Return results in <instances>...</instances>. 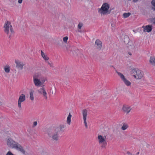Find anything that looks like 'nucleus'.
Here are the masks:
<instances>
[{
  "label": "nucleus",
  "mask_w": 155,
  "mask_h": 155,
  "mask_svg": "<svg viewBox=\"0 0 155 155\" xmlns=\"http://www.w3.org/2000/svg\"><path fill=\"white\" fill-rule=\"evenodd\" d=\"M46 81H47L46 78L39 72L35 73L33 75V81L35 85L37 87H41L37 90L38 93L42 95L45 100H47V93L44 85Z\"/></svg>",
  "instance_id": "obj_1"
},
{
  "label": "nucleus",
  "mask_w": 155,
  "mask_h": 155,
  "mask_svg": "<svg viewBox=\"0 0 155 155\" xmlns=\"http://www.w3.org/2000/svg\"><path fill=\"white\" fill-rule=\"evenodd\" d=\"M46 132L48 137L51 140L55 142L58 140L60 133L58 128L54 127H50L47 128Z\"/></svg>",
  "instance_id": "obj_2"
},
{
  "label": "nucleus",
  "mask_w": 155,
  "mask_h": 155,
  "mask_svg": "<svg viewBox=\"0 0 155 155\" xmlns=\"http://www.w3.org/2000/svg\"><path fill=\"white\" fill-rule=\"evenodd\" d=\"M110 5L107 3H104L101 7L98 8V12L101 14V16L107 15L110 13L111 10H109Z\"/></svg>",
  "instance_id": "obj_3"
},
{
  "label": "nucleus",
  "mask_w": 155,
  "mask_h": 155,
  "mask_svg": "<svg viewBox=\"0 0 155 155\" xmlns=\"http://www.w3.org/2000/svg\"><path fill=\"white\" fill-rule=\"evenodd\" d=\"M3 28L5 32L7 35H9V38H10L11 35L13 34L14 33L11 22L8 21H5L4 24Z\"/></svg>",
  "instance_id": "obj_4"
},
{
  "label": "nucleus",
  "mask_w": 155,
  "mask_h": 155,
  "mask_svg": "<svg viewBox=\"0 0 155 155\" xmlns=\"http://www.w3.org/2000/svg\"><path fill=\"white\" fill-rule=\"evenodd\" d=\"M130 74L137 80L141 79L143 77V74L140 70L133 69L130 71Z\"/></svg>",
  "instance_id": "obj_5"
},
{
  "label": "nucleus",
  "mask_w": 155,
  "mask_h": 155,
  "mask_svg": "<svg viewBox=\"0 0 155 155\" xmlns=\"http://www.w3.org/2000/svg\"><path fill=\"white\" fill-rule=\"evenodd\" d=\"M7 144L8 146L12 148L19 149L18 143L14 141L11 138H8L7 140Z\"/></svg>",
  "instance_id": "obj_6"
},
{
  "label": "nucleus",
  "mask_w": 155,
  "mask_h": 155,
  "mask_svg": "<svg viewBox=\"0 0 155 155\" xmlns=\"http://www.w3.org/2000/svg\"><path fill=\"white\" fill-rule=\"evenodd\" d=\"M116 72L120 77L122 81L126 86H130V82L125 78L124 75L122 73L117 71V70L116 71Z\"/></svg>",
  "instance_id": "obj_7"
},
{
  "label": "nucleus",
  "mask_w": 155,
  "mask_h": 155,
  "mask_svg": "<svg viewBox=\"0 0 155 155\" xmlns=\"http://www.w3.org/2000/svg\"><path fill=\"white\" fill-rule=\"evenodd\" d=\"M98 142L100 144H102L101 147L103 148H105L107 145V143L104 137L101 135H98Z\"/></svg>",
  "instance_id": "obj_8"
},
{
  "label": "nucleus",
  "mask_w": 155,
  "mask_h": 155,
  "mask_svg": "<svg viewBox=\"0 0 155 155\" xmlns=\"http://www.w3.org/2000/svg\"><path fill=\"white\" fill-rule=\"evenodd\" d=\"M131 109L130 106L125 104L123 105L122 108V110L124 113H126V114H127L130 112Z\"/></svg>",
  "instance_id": "obj_9"
},
{
  "label": "nucleus",
  "mask_w": 155,
  "mask_h": 155,
  "mask_svg": "<svg viewBox=\"0 0 155 155\" xmlns=\"http://www.w3.org/2000/svg\"><path fill=\"white\" fill-rule=\"evenodd\" d=\"M82 116L85 127L87 128V125L86 121L87 117V111L86 109H84L82 111Z\"/></svg>",
  "instance_id": "obj_10"
},
{
  "label": "nucleus",
  "mask_w": 155,
  "mask_h": 155,
  "mask_svg": "<svg viewBox=\"0 0 155 155\" xmlns=\"http://www.w3.org/2000/svg\"><path fill=\"white\" fill-rule=\"evenodd\" d=\"M102 43L99 39H97L94 43V46L98 50H100L102 48Z\"/></svg>",
  "instance_id": "obj_11"
},
{
  "label": "nucleus",
  "mask_w": 155,
  "mask_h": 155,
  "mask_svg": "<svg viewBox=\"0 0 155 155\" xmlns=\"http://www.w3.org/2000/svg\"><path fill=\"white\" fill-rule=\"evenodd\" d=\"M142 28H143V31L145 32L146 31L148 32H150L152 30V26L151 25H147L146 26H143Z\"/></svg>",
  "instance_id": "obj_12"
},
{
  "label": "nucleus",
  "mask_w": 155,
  "mask_h": 155,
  "mask_svg": "<svg viewBox=\"0 0 155 155\" xmlns=\"http://www.w3.org/2000/svg\"><path fill=\"white\" fill-rule=\"evenodd\" d=\"M127 47L131 51H134L135 49L134 45L131 43H130L129 44H128V45Z\"/></svg>",
  "instance_id": "obj_13"
},
{
  "label": "nucleus",
  "mask_w": 155,
  "mask_h": 155,
  "mask_svg": "<svg viewBox=\"0 0 155 155\" xmlns=\"http://www.w3.org/2000/svg\"><path fill=\"white\" fill-rule=\"evenodd\" d=\"M149 62L152 65L155 66V57H150V58Z\"/></svg>",
  "instance_id": "obj_14"
},
{
  "label": "nucleus",
  "mask_w": 155,
  "mask_h": 155,
  "mask_svg": "<svg viewBox=\"0 0 155 155\" xmlns=\"http://www.w3.org/2000/svg\"><path fill=\"white\" fill-rule=\"evenodd\" d=\"M34 93V91L32 89H31L29 91V98L30 99L33 101L34 100V97L33 96V94Z\"/></svg>",
  "instance_id": "obj_15"
},
{
  "label": "nucleus",
  "mask_w": 155,
  "mask_h": 155,
  "mask_svg": "<svg viewBox=\"0 0 155 155\" xmlns=\"http://www.w3.org/2000/svg\"><path fill=\"white\" fill-rule=\"evenodd\" d=\"M20 152L21 153V154L20 155H27V153L25 150L23 148L20 146Z\"/></svg>",
  "instance_id": "obj_16"
},
{
  "label": "nucleus",
  "mask_w": 155,
  "mask_h": 155,
  "mask_svg": "<svg viewBox=\"0 0 155 155\" xmlns=\"http://www.w3.org/2000/svg\"><path fill=\"white\" fill-rule=\"evenodd\" d=\"M41 53L42 57L45 61H47L49 59V57L45 55V54L42 51H41Z\"/></svg>",
  "instance_id": "obj_17"
},
{
  "label": "nucleus",
  "mask_w": 155,
  "mask_h": 155,
  "mask_svg": "<svg viewBox=\"0 0 155 155\" xmlns=\"http://www.w3.org/2000/svg\"><path fill=\"white\" fill-rule=\"evenodd\" d=\"M10 67L8 64H6L4 67V71L6 73H8L10 72Z\"/></svg>",
  "instance_id": "obj_18"
},
{
  "label": "nucleus",
  "mask_w": 155,
  "mask_h": 155,
  "mask_svg": "<svg viewBox=\"0 0 155 155\" xmlns=\"http://www.w3.org/2000/svg\"><path fill=\"white\" fill-rule=\"evenodd\" d=\"M128 124L126 123H123V125L121 128V129L123 130H126L128 127Z\"/></svg>",
  "instance_id": "obj_19"
},
{
  "label": "nucleus",
  "mask_w": 155,
  "mask_h": 155,
  "mask_svg": "<svg viewBox=\"0 0 155 155\" xmlns=\"http://www.w3.org/2000/svg\"><path fill=\"white\" fill-rule=\"evenodd\" d=\"M130 41L127 35H125L124 37V41L126 44H128Z\"/></svg>",
  "instance_id": "obj_20"
},
{
  "label": "nucleus",
  "mask_w": 155,
  "mask_h": 155,
  "mask_svg": "<svg viewBox=\"0 0 155 155\" xmlns=\"http://www.w3.org/2000/svg\"><path fill=\"white\" fill-rule=\"evenodd\" d=\"M15 62L16 64L15 66V71H16V69L18 70L19 68V62L18 60H15Z\"/></svg>",
  "instance_id": "obj_21"
},
{
  "label": "nucleus",
  "mask_w": 155,
  "mask_h": 155,
  "mask_svg": "<svg viewBox=\"0 0 155 155\" xmlns=\"http://www.w3.org/2000/svg\"><path fill=\"white\" fill-rule=\"evenodd\" d=\"M72 115H71L70 113L69 114L67 118V123L68 124L70 125L71 122V118Z\"/></svg>",
  "instance_id": "obj_22"
},
{
  "label": "nucleus",
  "mask_w": 155,
  "mask_h": 155,
  "mask_svg": "<svg viewBox=\"0 0 155 155\" xmlns=\"http://www.w3.org/2000/svg\"><path fill=\"white\" fill-rule=\"evenodd\" d=\"M25 100V96L24 94H22L20 96V104L21 103L24 101ZM21 105H20V107Z\"/></svg>",
  "instance_id": "obj_23"
},
{
  "label": "nucleus",
  "mask_w": 155,
  "mask_h": 155,
  "mask_svg": "<svg viewBox=\"0 0 155 155\" xmlns=\"http://www.w3.org/2000/svg\"><path fill=\"white\" fill-rule=\"evenodd\" d=\"M152 7H151V9L155 11V0H152L151 2Z\"/></svg>",
  "instance_id": "obj_24"
},
{
  "label": "nucleus",
  "mask_w": 155,
  "mask_h": 155,
  "mask_svg": "<svg viewBox=\"0 0 155 155\" xmlns=\"http://www.w3.org/2000/svg\"><path fill=\"white\" fill-rule=\"evenodd\" d=\"M25 64L24 63L20 62V70H22L25 68Z\"/></svg>",
  "instance_id": "obj_25"
},
{
  "label": "nucleus",
  "mask_w": 155,
  "mask_h": 155,
  "mask_svg": "<svg viewBox=\"0 0 155 155\" xmlns=\"http://www.w3.org/2000/svg\"><path fill=\"white\" fill-rule=\"evenodd\" d=\"M131 13L130 12L125 13L123 14V17L124 18H126L128 17L130 15Z\"/></svg>",
  "instance_id": "obj_26"
},
{
  "label": "nucleus",
  "mask_w": 155,
  "mask_h": 155,
  "mask_svg": "<svg viewBox=\"0 0 155 155\" xmlns=\"http://www.w3.org/2000/svg\"><path fill=\"white\" fill-rule=\"evenodd\" d=\"M68 39V37L67 36H66L63 38V40L65 43H67V41Z\"/></svg>",
  "instance_id": "obj_27"
},
{
  "label": "nucleus",
  "mask_w": 155,
  "mask_h": 155,
  "mask_svg": "<svg viewBox=\"0 0 155 155\" xmlns=\"http://www.w3.org/2000/svg\"><path fill=\"white\" fill-rule=\"evenodd\" d=\"M83 25V24L82 23H79L78 25V28L79 29H81L82 26Z\"/></svg>",
  "instance_id": "obj_28"
},
{
  "label": "nucleus",
  "mask_w": 155,
  "mask_h": 155,
  "mask_svg": "<svg viewBox=\"0 0 155 155\" xmlns=\"http://www.w3.org/2000/svg\"><path fill=\"white\" fill-rule=\"evenodd\" d=\"M64 127L65 126L64 125H61L59 126L60 130L61 131L62 130Z\"/></svg>",
  "instance_id": "obj_29"
},
{
  "label": "nucleus",
  "mask_w": 155,
  "mask_h": 155,
  "mask_svg": "<svg viewBox=\"0 0 155 155\" xmlns=\"http://www.w3.org/2000/svg\"><path fill=\"white\" fill-rule=\"evenodd\" d=\"M37 124V122L36 121H34L33 122V125L32 126V127L33 128L35 127H36Z\"/></svg>",
  "instance_id": "obj_30"
},
{
  "label": "nucleus",
  "mask_w": 155,
  "mask_h": 155,
  "mask_svg": "<svg viewBox=\"0 0 155 155\" xmlns=\"http://www.w3.org/2000/svg\"><path fill=\"white\" fill-rule=\"evenodd\" d=\"M47 63L50 67L52 68L54 67L53 64L52 63H50L48 61L47 62Z\"/></svg>",
  "instance_id": "obj_31"
},
{
  "label": "nucleus",
  "mask_w": 155,
  "mask_h": 155,
  "mask_svg": "<svg viewBox=\"0 0 155 155\" xmlns=\"http://www.w3.org/2000/svg\"><path fill=\"white\" fill-rule=\"evenodd\" d=\"M6 155H14L11 152L9 151L7 152Z\"/></svg>",
  "instance_id": "obj_32"
},
{
  "label": "nucleus",
  "mask_w": 155,
  "mask_h": 155,
  "mask_svg": "<svg viewBox=\"0 0 155 155\" xmlns=\"http://www.w3.org/2000/svg\"><path fill=\"white\" fill-rule=\"evenodd\" d=\"M151 21L153 23L155 24V18H152Z\"/></svg>",
  "instance_id": "obj_33"
},
{
  "label": "nucleus",
  "mask_w": 155,
  "mask_h": 155,
  "mask_svg": "<svg viewBox=\"0 0 155 155\" xmlns=\"http://www.w3.org/2000/svg\"><path fill=\"white\" fill-rule=\"evenodd\" d=\"M127 154L128 155H133L132 153H131L129 151H127Z\"/></svg>",
  "instance_id": "obj_34"
},
{
  "label": "nucleus",
  "mask_w": 155,
  "mask_h": 155,
  "mask_svg": "<svg viewBox=\"0 0 155 155\" xmlns=\"http://www.w3.org/2000/svg\"><path fill=\"white\" fill-rule=\"evenodd\" d=\"M18 105L19 107V98L18 101Z\"/></svg>",
  "instance_id": "obj_35"
},
{
  "label": "nucleus",
  "mask_w": 155,
  "mask_h": 155,
  "mask_svg": "<svg viewBox=\"0 0 155 155\" xmlns=\"http://www.w3.org/2000/svg\"><path fill=\"white\" fill-rule=\"evenodd\" d=\"M139 0H133V1L134 2H136L138 1Z\"/></svg>",
  "instance_id": "obj_36"
},
{
  "label": "nucleus",
  "mask_w": 155,
  "mask_h": 155,
  "mask_svg": "<svg viewBox=\"0 0 155 155\" xmlns=\"http://www.w3.org/2000/svg\"><path fill=\"white\" fill-rule=\"evenodd\" d=\"M128 54L130 56L132 55L131 53L130 52H128Z\"/></svg>",
  "instance_id": "obj_37"
},
{
  "label": "nucleus",
  "mask_w": 155,
  "mask_h": 155,
  "mask_svg": "<svg viewBox=\"0 0 155 155\" xmlns=\"http://www.w3.org/2000/svg\"><path fill=\"white\" fill-rule=\"evenodd\" d=\"M114 24H111V26L113 27H114Z\"/></svg>",
  "instance_id": "obj_38"
},
{
  "label": "nucleus",
  "mask_w": 155,
  "mask_h": 155,
  "mask_svg": "<svg viewBox=\"0 0 155 155\" xmlns=\"http://www.w3.org/2000/svg\"><path fill=\"white\" fill-rule=\"evenodd\" d=\"M2 103L1 101H0V105H2Z\"/></svg>",
  "instance_id": "obj_39"
},
{
  "label": "nucleus",
  "mask_w": 155,
  "mask_h": 155,
  "mask_svg": "<svg viewBox=\"0 0 155 155\" xmlns=\"http://www.w3.org/2000/svg\"><path fill=\"white\" fill-rule=\"evenodd\" d=\"M23 0H20V4H21Z\"/></svg>",
  "instance_id": "obj_40"
},
{
  "label": "nucleus",
  "mask_w": 155,
  "mask_h": 155,
  "mask_svg": "<svg viewBox=\"0 0 155 155\" xmlns=\"http://www.w3.org/2000/svg\"><path fill=\"white\" fill-rule=\"evenodd\" d=\"M139 154V152H138L137 153V154L138 155Z\"/></svg>",
  "instance_id": "obj_41"
},
{
  "label": "nucleus",
  "mask_w": 155,
  "mask_h": 155,
  "mask_svg": "<svg viewBox=\"0 0 155 155\" xmlns=\"http://www.w3.org/2000/svg\"><path fill=\"white\" fill-rule=\"evenodd\" d=\"M78 32H81V31H80V30H78Z\"/></svg>",
  "instance_id": "obj_42"
},
{
  "label": "nucleus",
  "mask_w": 155,
  "mask_h": 155,
  "mask_svg": "<svg viewBox=\"0 0 155 155\" xmlns=\"http://www.w3.org/2000/svg\"><path fill=\"white\" fill-rule=\"evenodd\" d=\"M18 3H19V2H20L19 0H18Z\"/></svg>",
  "instance_id": "obj_43"
},
{
  "label": "nucleus",
  "mask_w": 155,
  "mask_h": 155,
  "mask_svg": "<svg viewBox=\"0 0 155 155\" xmlns=\"http://www.w3.org/2000/svg\"><path fill=\"white\" fill-rule=\"evenodd\" d=\"M53 93H54V92H52V94H53Z\"/></svg>",
  "instance_id": "obj_44"
}]
</instances>
